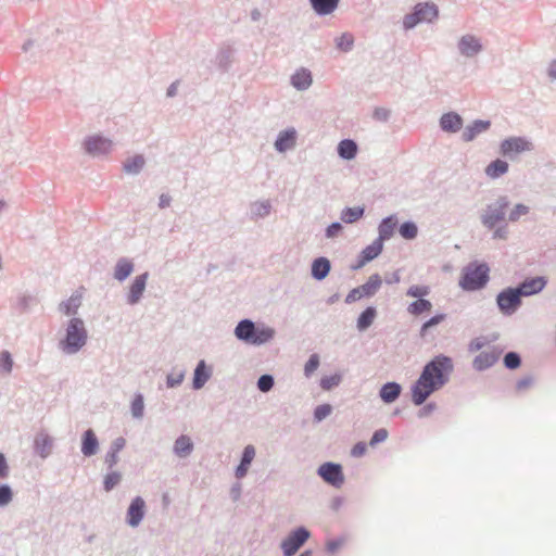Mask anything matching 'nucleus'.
I'll list each match as a JSON object with an SVG mask.
<instances>
[{"label":"nucleus","mask_w":556,"mask_h":556,"mask_svg":"<svg viewBox=\"0 0 556 556\" xmlns=\"http://www.w3.org/2000/svg\"><path fill=\"white\" fill-rule=\"evenodd\" d=\"M454 371L451 356L439 353L424 365L419 377L410 384V401L415 406L422 405L433 393L445 387Z\"/></svg>","instance_id":"nucleus-1"},{"label":"nucleus","mask_w":556,"mask_h":556,"mask_svg":"<svg viewBox=\"0 0 556 556\" xmlns=\"http://www.w3.org/2000/svg\"><path fill=\"white\" fill-rule=\"evenodd\" d=\"M233 334L242 343L261 346L275 338L276 330L265 323L242 318L236 325Z\"/></svg>","instance_id":"nucleus-2"},{"label":"nucleus","mask_w":556,"mask_h":556,"mask_svg":"<svg viewBox=\"0 0 556 556\" xmlns=\"http://www.w3.org/2000/svg\"><path fill=\"white\" fill-rule=\"evenodd\" d=\"M490 266L484 261H471L463 269L458 286L463 291L476 292L484 289L490 281Z\"/></svg>","instance_id":"nucleus-3"},{"label":"nucleus","mask_w":556,"mask_h":556,"mask_svg":"<svg viewBox=\"0 0 556 556\" xmlns=\"http://www.w3.org/2000/svg\"><path fill=\"white\" fill-rule=\"evenodd\" d=\"M88 331L80 317H72L66 325L64 337L59 341L60 350L66 355L78 353L87 343Z\"/></svg>","instance_id":"nucleus-4"},{"label":"nucleus","mask_w":556,"mask_h":556,"mask_svg":"<svg viewBox=\"0 0 556 556\" xmlns=\"http://www.w3.org/2000/svg\"><path fill=\"white\" fill-rule=\"evenodd\" d=\"M439 17V7L431 1L416 3L403 18L405 30L414 29L421 23H432Z\"/></svg>","instance_id":"nucleus-5"},{"label":"nucleus","mask_w":556,"mask_h":556,"mask_svg":"<svg viewBox=\"0 0 556 556\" xmlns=\"http://www.w3.org/2000/svg\"><path fill=\"white\" fill-rule=\"evenodd\" d=\"M522 304L521 293H519L516 286L503 288L495 296L496 308L505 317L515 315Z\"/></svg>","instance_id":"nucleus-6"},{"label":"nucleus","mask_w":556,"mask_h":556,"mask_svg":"<svg viewBox=\"0 0 556 556\" xmlns=\"http://www.w3.org/2000/svg\"><path fill=\"white\" fill-rule=\"evenodd\" d=\"M509 205L510 201L507 195L498 197L494 202L486 205L484 213L480 216L481 224L491 230L498 224L505 223Z\"/></svg>","instance_id":"nucleus-7"},{"label":"nucleus","mask_w":556,"mask_h":556,"mask_svg":"<svg viewBox=\"0 0 556 556\" xmlns=\"http://www.w3.org/2000/svg\"><path fill=\"white\" fill-rule=\"evenodd\" d=\"M534 149L532 141L526 136H511L503 139L500 143L498 153L511 161L520 154Z\"/></svg>","instance_id":"nucleus-8"},{"label":"nucleus","mask_w":556,"mask_h":556,"mask_svg":"<svg viewBox=\"0 0 556 556\" xmlns=\"http://www.w3.org/2000/svg\"><path fill=\"white\" fill-rule=\"evenodd\" d=\"M311 538V531L305 526L293 528L280 542L282 556H293Z\"/></svg>","instance_id":"nucleus-9"},{"label":"nucleus","mask_w":556,"mask_h":556,"mask_svg":"<svg viewBox=\"0 0 556 556\" xmlns=\"http://www.w3.org/2000/svg\"><path fill=\"white\" fill-rule=\"evenodd\" d=\"M318 477L328 485L340 489L345 481L343 467L340 463L325 462L316 470Z\"/></svg>","instance_id":"nucleus-10"},{"label":"nucleus","mask_w":556,"mask_h":556,"mask_svg":"<svg viewBox=\"0 0 556 556\" xmlns=\"http://www.w3.org/2000/svg\"><path fill=\"white\" fill-rule=\"evenodd\" d=\"M112 147V140L100 134L87 136L83 142L85 152L92 156L108 154Z\"/></svg>","instance_id":"nucleus-11"},{"label":"nucleus","mask_w":556,"mask_h":556,"mask_svg":"<svg viewBox=\"0 0 556 556\" xmlns=\"http://www.w3.org/2000/svg\"><path fill=\"white\" fill-rule=\"evenodd\" d=\"M546 276H530L516 285L517 290L522 298H529L541 293L547 286Z\"/></svg>","instance_id":"nucleus-12"},{"label":"nucleus","mask_w":556,"mask_h":556,"mask_svg":"<svg viewBox=\"0 0 556 556\" xmlns=\"http://www.w3.org/2000/svg\"><path fill=\"white\" fill-rule=\"evenodd\" d=\"M146 513V501L142 496L137 495L130 501L127 507L125 521L129 527L137 528L144 519Z\"/></svg>","instance_id":"nucleus-13"},{"label":"nucleus","mask_w":556,"mask_h":556,"mask_svg":"<svg viewBox=\"0 0 556 556\" xmlns=\"http://www.w3.org/2000/svg\"><path fill=\"white\" fill-rule=\"evenodd\" d=\"M149 279V271L137 275L128 287L126 293V303L130 306L137 305L146 291L147 282Z\"/></svg>","instance_id":"nucleus-14"},{"label":"nucleus","mask_w":556,"mask_h":556,"mask_svg":"<svg viewBox=\"0 0 556 556\" xmlns=\"http://www.w3.org/2000/svg\"><path fill=\"white\" fill-rule=\"evenodd\" d=\"M502 353L503 350L496 345H493L490 351L480 352L472 361V368L479 372L491 368L498 362Z\"/></svg>","instance_id":"nucleus-15"},{"label":"nucleus","mask_w":556,"mask_h":556,"mask_svg":"<svg viewBox=\"0 0 556 556\" xmlns=\"http://www.w3.org/2000/svg\"><path fill=\"white\" fill-rule=\"evenodd\" d=\"M458 51L466 58H475L483 50L481 40L475 35H464L457 42Z\"/></svg>","instance_id":"nucleus-16"},{"label":"nucleus","mask_w":556,"mask_h":556,"mask_svg":"<svg viewBox=\"0 0 556 556\" xmlns=\"http://www.w3.org/2000/svg\"><path fill=\"white\" fill-rule=\"evenodd\" d=\"M440 129L447 134H456L464 126V118L455 111L443 113L439 118Z\"/></svg>","instance_id":"nucleus-17"},{"label":"nucleus","mask_w":556,"mask_h":556,"mask_svg":"<svg viewBox=\"0 0 556 556\" xmlns=\"http://www.w3.org/2000/svg\"><path fill=\"white\" fill-rule=\"evenodd\" d=\"M298 134L293 127L286 128L278 132L274 148L278 153H285L296 144Z\"/></svg>","instance_id":"nucleus-18"},{"label":"nucleus","mask_w":556,"mask_h":556,"mask_svg":"<svg viewBox=\"0 0 556 556\" xmlns=\"http://www.w3.org/2000/svg\"><path fill=\"white\" fill-rule=\"evenodd\" d=\"M213 368L208 365L205 359H200L193 370L192 376V389L198 391L201 390L207 381L212 378Z\"/></svg>","instance_id":"nucleus-19"},{"label":"nucleus","mask_w":556,"mask_h":556,"mask_svg":"<svg viewBox=\"0 0 556 556\" xmlns=\"http://www.w3.org/2000/svg\"><path fill=\"white\" fill-rule=\"evenodd\" d=\"M396 229H399V218L396 214H390L383 217L378 224V237L376 239L380 240L384 244V241L390 240L395 235Z\"/></svg>","instance_id":"nucleus-20"},{"label":"nucleus","mask_w":556,"mask_h":556,"mask_svg":"<svg viewBox=\"0 0 556 556\" xmlns=\"http://www.w3.org/2000/svg\"><path fill=\"white\" fill-rule=\"evenodd\" d=\"M490 119H475L468 124L462 134V140L464 142L473 141L479 135L486 132L491 128Z\"/></svg>","instance_id":"nucleus-21"},{"label":"nucleus","mask_w":556,"mask_h":556,"mask_svg":"<svg viewBox=\"0 0 556 556\" xmlns=\"http://www.w3.org/2000/svg\"><path fill=\"white\" fill-rule=\"evenodd\" d=\"M256 451L252 444L243 447L240 456L239 464L235 467V476L238 479H242L247 476L249 468L255 457Z\"/></svg>","instance_id":"nucleus-22"},{"label":"nucleus","mask_w":556,"mask_h":556,"mask_svg":"<svg viewBox=\"0 0 556 556\" xmlns=\"http://www.w3.org/2000/svg\"><path fill=\"white\" fill-rule=\"evenodd\" d=\"M99 451V440L96 432L89 428L85 430L80 439V452L85 457H91Z\"/></svg>","instance_id":"nucleus-23"},{"label":"nucleus","mask_w":556,"mask_h":556,"mask_svg":"<svg viewBox=\"0 0 556 556\" xmlns=\"http://www.w3.org/2000/svg\"><path fill=\"white\" fill-rule=\"evenodd\" d=\"M331 270V262L326 256L315 257L311 264V277L316 281H323Z\"/></svg>","instance_id":"nucleus-24"},{"label":"nucleus","mask_w":556,"mask_h":556,"mask_svg":"<svg viewBox=\"0 0 556 556\" xmlns=\"http://www.w3.org/2000/svg\"><path fill=\"white\" fill-rule=\"evenodd\" d=\"M402 390L401 383L388 381L380 387L378 395L384 404H392L400 397Z\"/></svg>","instance_id":"nucleus-25"},{"label":"nucleus","mask_w":556,"mask_h":556,"mask_svg":"<svg viewBox=\"0 0 556 556\" xmlns=\"http://www.w3.org/2000/svg\"><path fill=\"white\" fill-rule=\"evenodd\" d=\"M377 316V307L375 305H368L358 314L356 318V329L359 332H365L371 327Z\"/></svg>","instance_id":"nucleus-26"},{"label":"nucleus","mask_w":556,"mask_h":556,"mask_svg":"<svg viewBox=\"0 0 556 556\" xmlns=\"http://www.w3.org/2000/svg\"><path fill=\"white\" fill-rule=\"evenodd\" d=\"M313 83L312 73L307 68L296 70L290 78V84L299 91H304L311 87Z\"/></svg>","instance_id":"nucleus-27"},{"label":"nucleus","mask_w":556,"mask_h":556,"mask_svg":"<svg viewBox=\"0 0 556 556\" xmlns=\"http://www.w3.org/2000/svg\"><path fill=\"white\" fill-rule=\"evenodd\" d=\"M358 144L354 139L344 138L337 146V153L343 161H352L356 157Z\"/></svg>","instance_id":"nucleus-28"},{"label":"nucleus","mask_w":556,"mask_h":556,"mask_svg":"<svg viewBox=\"0 0 556 556\" xmlns=\"http://www.w3.org/2000/svg\"><path fill=\"white\" fill-rule=\"evenodd\" d=\"M53 439L47 433L36 435L34 440V453L46 459L52 451Z\"/></svg>","instance_id":"nucleus-29"},{"label":"nucleus","mask_w":556,"mask_h":556,"mask_svg":"<svg viewBox=\"0 0 556 556\" xmlns=\"http://www.w3.org/2000/svg\"><path fill=\"white\" fill-rule=\"evenodd\" d=\"M193 450L194 443L188 434H180L173 445V453L179 458L188 457Z\"/></svg>","instance_id":"nucleus-30"},{"label":"nucleus","mask_w":556,"mask_h":556,"mask_svg":"<svg viewBox=\"0 0 556 556\" xmlns=\"http://www.w3.org/2000/svg\"><path fill=\"white\" fill-rule=\"evenodd\" d=\"M341 0H308L309 5L317 16L332 14L339 7Z\"/></svg>","instance_id":"nucleus-31"},{"label":"nucleus","mask_w":556,"mask_h":556,"mask_svg":"<svg viewBox=\"0 0 556 556\" xmlns=\"http://www.w3.org/2000/svg\"><path fill=\"white\" fill-rule=\"evenodd\" d=\"M135 264L131 258L119 257L115 264L113 277L119 282L125 281L134 271Z\"/></svg>","instance_id":"nucleus-32"},{"label":"nucleus","mask_w":556,"mask_h":556,"mask_svg":"<svg viewBox=\"0 0 556 556\" xmlns=\"http://www.w3.org/2000/svg\"><path fill=\"white\" fill-rule=\"evenodd\" d=\"M125 445L126 440L123 437H118L112 441L104 457V463L109 469L116 466L118 463V453L125 447Z\"/></svg>","instance_id":"nucleus-33"},{"label":"nucleus","mask_w":556,"mask_h":556,"mask_svg":"<svg viewBox=\"0 0 556 556\" xmlns=\"http://www.w3.org/2000/svg\"><path fill=\"white\" fill-rule=\"evenodd\" d=\"M382 278L378 273L369 276V278L363 285L357 287L364 299L372 298L380 289L382 285Z\"/></svg>","instance_id":"nucleus-34"},{"label":"nucleus","mask_w":556,"mask_h":556,"mask_svg":"<svg viewBox=\"0 0 556 556\" xmlns=\"http://www.w3.org/2000/svg\"><path fill=\"white\" fill-rule=\"evenodd\" d=\"M508 170H509L508 162L503 159L497 157V159L491 161L486 165L484 173L489 178L497 179V178L502 177L503 175L507 174Z\"/></svg>","instance_id":"nucleus-35"},{"label":"nucleus","mask_w":556,"mask_h":556,"mask_svg":"<svg viewBox=\"0 0 556 556\" xmlns=\"http://www.w3.org/2000/svg\"><path fill=\"white\" fill-rule=\"evenodd\" d=\"M365 205L345 206L340 213V219L344 224H354L365 215Z\"/></svg>","instance_id":"nucleus-36"},{"label":"nucleus","mask_w":556,"mask_h":556,"mask_svg":"<svg viewBox=\"0 0 556 556\" xmlns=\"http://www.w3.org/2000/svg\"><path fill=\"white\" fill-rule=\"evenodd\" d=\"M146 165V159L142 154H135L123 163V170L128 174L136 176L141 173Z\"/></svg>","instance_id":"nucleus-37"},{"label":"nucleus","mask_w":556,"mask_h":556,"mask_svg":"<svg viewBox=\"0 0 556 556\" xmlns=\"http://www.w3.org/2000/svg\"><path fill=\"white\" fill-rule=\"evenodd\" d=\"M383 247L384 244L380 240L375 239L370 244L362 249L358 255L368 264L382 253Z\"/></svg>","instance_id":"nucleus-38"},{"label":"nucleus","mask_w":556,"mask_h":556,"mask_svg":"<svg viewBox=\"0 0 556 556\" xmlns=\"http://www.w3.org/2000/svg\"><path fill=\"white\" fill-rule=\"evenodd\" d=\"M81 304V296L79 294H72L70 299L62 301L59 304V309L66 316H73L77 313Z\"/></svg>","instance_id":"nucleus-39"},{"label":"nucleus","mask_w":556,"mask_h":556,"mask_svg":"<svg viewBox=\"0 0 556 556\" xmlns=\"http://www.w3.org/2000/svg\"><path fill=\"white\" fill-rule=\"evenodd\" d=\"M433 305L428 299H420L410 302L407 306V312L413 316H421L431 312Z\"/></svg>","instance_id":"nucleus-40"},{"label":"nucleus","mask_w":556,"mask_h":556,"mask_svg":"<svg viewBox=\"0 0 556 556\" xmlns=\"http://www.w3.org/2000/svg\"><path fill=\"white\" fill-rule=\"evenodd\" d=\"M399 233L400 236L407 241L414 240L418 236V226L412 220H405L402 224H399Z\"/></svg>","instance_id":"nucleus-41"},{"label":"nucleus","mask_w":556,"mask_h":556,"mask_svg":"<svg viewBox=\"0 0 556 556\" xmlns=\"http://www.w3.org/2000/svg\"><path fill=\"white\" fill-rule=\"evenodd\" d=\"M232 49L224 48L216 55V65L222 73L229 71L232 63Z\"/></svg>","instance_id":"nucleus-42"},{"label":"nucleus","mask_w":556,"mask_h":556,"mask_svg":"<svg viewBox=\"0 0 556 556\" xmlns=\"http://www.w3.org/2000/svg\"><path fill=\"white\" fill-rule=\"evenodd\" d=\"M446 317H447V315L445 313H437L433 316H431L430 318H428L426 321L422 323V325L419 329V337L421 339H426L428 331L431 328L443 323L446 319Z\"/></svg>","instance_id":"nucleus-43"},{"label":"nucleus","mask_w":556,"mask_h":556,"mask_svg":"<svg viewBox=\"0 0 556 556\" xmlns=\"http://www.w3.org/2000/svg\"><path fill=\"white\" fill-rule=\"evenodd\" d=\"M130 413L132 418L141 419L144 415V396L141 392H136L130 402Z\"/></svg>","instance_id":"nucleus-44"},{"label":"nucleus","mask_w":556,"mask_h":556,"mask_svg":"<svg viewBox=\"0 0 556 556\" xmlns=\"http://www.w3.org/2000/svg\"><path fill=\"white\" fill-rule=\"evenodd\" d=\"M336 48L343 53L352 51L354 47V37L350 33H342L334 39Z\"/></svg>","instance_id":"nucleus-45"},{"label":"nucleus","mask_w":556,"mask_h":556,"mask_svg":"<svg viewBox=\"0 0 556 556\" xmlns=\"http://www.w3.org/2000/svg\"><path fill=\"white\" fill-rule=\"evenodd\" d=\"M122 481V473L117 470L109 471L102 481V486L105 492L113 491Z\"/></svg>","instance_id":"nucleus-46"},{"label":"nucleus","mask_w":556,"mask_h":556,"mask_svg":"<svg viewBox=\"0 0 556 556\" xmlns=\"http://www.w3.org/2000/svg\"><path fill=\"white\" fill-rule=\"evenodd\" d=\"M503 365L508 370H516L522 365V357L518 352L509 351L503 357Z\"/></svg>","instance_id":"nucleus-47"},{"label":"nucleus","mask_w":556,"mask_h":556,"mask_svg":"<svg viewBox=\"0 0 556 556\" xmlns=\"http://www.w3.org/2000/svg\"><path fill=\"white\" fill-rule=\"evenodd\" d=\"M342 381V375L340 372H334L331 375H325L319 380V386L325 391H330L333 388L338 387Z\"/></svg>","instance_id":"nucleus-48"},{"label":"nucleus","mask_w":556,"mask_h":556,"mask_svg":"<svg viewBox=\"0 0 556 556\" xmlns=\"http://www.w3.org/2000/svg\"><path fill=\"white\" fill-rule=\"evenodd\" d=\"M333 407L329 403L317 405L313 410V421L319 424L331 415Z\"/></svg>","instance_id":"nucleus-49"},{"label":"nucleus","mask_w":556,"mask_h":556,"mask_svg":"<svg viewBox=\"0 0 556 556\" xmlns=\"http://www.w3.org/2000/svg\"><path fill=\"white\" fill-rule=\"evenodd\" d=\"M430 287L426 285H413L406 290V295L416 300L425 299L430 294Z\"/></svg>","instance_id":"nucleus-50"},{"label":"nucleus","mask_w":556,"mask_h":556,"mask_svg":"<svg viewBox=\"0 0 556 556\" xmlns=\"http://www.w3.org/2000/svg\"><path fill=\"white\" fill-rule=\"evenodd\" d=\"M34 303H36L35 296L30 294H20L15 302V308L18 309L20 313H26Z\"/></svg>","instance_id":"nucleus-51"},{"label":"nucleus","mask_w":556,"mask_h":556,"mask_svg":"<svg viewBox=\"0 0 556 556\" xmlns=\"http://www.w3.org/2000/svg\"><path fill=\"white\" fill-rule=\"evenodd\" d=\"M274 386L275 378L270 374H263L257 378L256 387L263 393L269 392L274 388Z\"/></svg>","instance_id":"nucleus-52"},{"label":"nucleus","mask_w":556,"mask_h":556,"mask_svg":"<svg viewBox=\"0 0 556 556\" xmlns=\"http://www.w3.org/2000/svg\"><path fill=\"white\" fill-rule=\"evenodd\" d=\"M320 357L317 353H313L309 355L308 359L304 364V376L311 377L319 367Z\"/></svg>","instance_id":"nucleus-53"},{"label":"nucleus","mask_w":556,"mask_h":556,"mask_svg":"<svg viewBox=\"0 0 556 556\" xmlns=\"http://www.w3.org/2000/svg\"><path fill=\"white\" fill-rule=\"evenodd\" d=\"M13 365H14V362H13L12 354L7 350L1 351L0 352V370L4 374H10L13 369Z\"/></svg>","instance_id":"nucleus-54"},{"label":"nucleus","mask_w":556,"mask_h":556,"mask_svg":"<svg viewBox=\"0 0 556 556\" xmlns=\"http://www.w3.org/2000/svg\"><path fill=\"white\" fill-rule=\"evenodd\" d=\"M13 490L8 483H0V507L8 506L13 500Z\"/></svg>","instance_id":"nucleus-55"},{"label":"nucleus","mask_w":556,"mask_h":556,"mask_svg":"<svg viewBox=\"0 0 556 556\" xmlns=\"http://www.w3.org/2000/svg\"><path fill=\"white\" fill-rule=\"evenodd\" d=\"M530 207L523 203L516 204L508 214V220L510 223L518 222L522 215L528 214Z\"/></svg>","instance_id":"nucleus-56"},{"label":"nucleus","mask_w":556,"mask_h":556,"mask_svg":"<svg viewBox=\"0 0 556 556\" xmlns=\"http://www.w3.org/2000/svg\"><path fill=\"white\" fill-rule=\"evenodd\" d=\"M186 371L179 370L178 372H169L166 376V387L168 389H174L180 386L185 379Z\"/></svg>","instance_id":"nucleus-57"},{"label":"nucleus","mask_w":556,"mask_h":556,"mask_svg":"<svg viewBox=\"0 0 556 556\" xmlns=\"http://www.w3.org/2000/svg\"><path fill=\"white\" fill-rule=\"evenodd\" d=\"M490 343L489 339L484 336L476 337L468 343V352L475 353L482 350L485 345Z\"/></svg>","instance_id":"nucleus-58"},{"label":"nucleus","mask_w":556,"mask_h":556,"mask_svg":"<svg viewBox=\"0 0 556 556\" xmlns=\"http://www.w3.org/2000/svg\"><path fill=\"white\" fill-rule=\"evenodd\" d=\"M389 432L386 428H379L374 431L368 445L371 447L377 446L378 444L384 442L388 439Z\"/></svg>","instance_id":"nucleus-59"},{"label":"nucleus","mask_w":556,"mask_h":556,"mask_svg":"<svg viewBox=\"0 0 556 556\" xmlns=\"http://www.w3.org/2000/svg\"><path fill=\"white\" fill-rule=\"evenodd\" d=\"M343 231V225L341 222H332L325 229V237L327 239L337 238Z\"/></svg>","instance_id":"nucleus-60"},{"label":"nucleus","mask_w":556,"mask_h":556,"mask_svg":"<svg viewBox=\"0 0 556 556\" xmlns=\"http://www.w3.org/2000/svg\"><path fill=\"white\" fill-rule=\"evenodd\" d=\"M344 544V538L338 536L326 542V551L329 554H336Z\"/></svg>","instance_id":"nucleus-61"},{"label":"nucleus","mask_w":556,"mask_h":556,"mask_svg":"<svg viewBox=\"0 0 556 556\" xmlns=\"http://www.w3.org/2000/svg\"><path fill=\"white\" fill-rule=\"evenodd\" d=\"M368 444L364 441L356 442L351 448V456L355 458L363 457L367 452Z\"/></svg>","instance_id":"nucleus-62"},{"label":"nucleus","mask_w":556,"mask_h":556,"mask_svg":"<svg viewBox=\"0 0 556 556\" xmlns=\"http://www.w3.org/2000/svg\"><path fill=\"white\" fill-rule=\"evenodd\" d=\"M421 408L418 410L417 416L418 418H425L431 415L437 408L435 402H425L422 405H420Z\"/></svg>","instance_id":"nucleus-63"},{"label":"nucleus","mask_w":556,"mask_h":556,"mask_svg":"<svg viewBox=\"0 0 556 556\" xmlns=\"http://www.w3.org/2000/svg\"><path fill=\"white\" fill-rule=\"evenodd\" d=\"M270 208L271 206L269 202H260L254 205L253 214L260 217H264L269 214Z\"/></svg>","instance_id":"nucleus-64"}]
</instances>
